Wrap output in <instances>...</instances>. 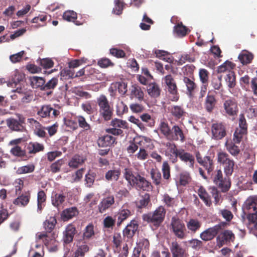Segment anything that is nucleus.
<instances>
[{"label": "nucleus", "mask_w": 257, "mask_h": 257, "mask_svg": "<svg viewBox=\"0 0 257 257\" xmlns=\"http://www.w3.org/2000/svg\"><path fill=\"white\" fill-rule=\"evenodd\" d=\"M25 90L22 88L17 87L15 90V92L19 94H24V95L22 98V101L23 103H29L33 99V95L31 92H25Z\"/></svg>", "instance_id": "obj_45"}, {"label": "nucleus", "mask_w": 257, "mask_h": 257, "mask_svg": "<svg viewBox=\"0 0 257 257\" xmlns=\"http://www.w3.org/2000/svg\"><path fill=\"white\" fill-rule=\"evenodd\" d=\"M230 177H223V174L221 170H217L214 172L213 176L214 183L223 192L228 191L230 187L231 182Z\"/></svg>", "instance_id": "obj_5"}, {"label": "nucleus", "mask_w": 257, "mask_h": 257, "mask_svg": "<svg viewBox=\"0 0 257 257\" xmlns=\"http://www.w3.org/2000/svg\"><path fill=\"white\" fill-rule=\"evenodd\" d=\"M116 139L114 137L107 135L99 138L98 140V145L100 147H106L110 146L115 142Z\"/></svg>", "instance_id": "obj_31"}, {"label": "nucleus", "mask_w": 257, "mask_h": 257, "mask_svg": "<svg viewBox=\"0 0 257 257\" xmlns=\"http://www.w3.org/2000/svg\"><path fill=\"white\" fill-rule=\"evenodd\" d=\"M253 57L254 56L251 52L243 50L239 54L238 59L242 65H246L252 62Z\"/></svg>", "instance_id": "obj_28"}, {"label": "nucleus", "mask_w": 257, "mask_h": 257, "mask_svg": "<svg viewBox=\"0 0 257 257\" xmlns=\"http://www.w3.org/2000/svg\"><path fill=\"white\" fill-rule=\"evenodd\" d=\"M46 194L44 191L41 190L37 194V207L38 211L41 212L46 200Z\"/></svg>", "instance_id": "obj_47"}, {"label": "nucleus", "mask_w": 257, "mask_h": 257, "mask_svg": "<svg viewBox=\"0 0 257 257\" xmlns=\"http://www.w3.org/2000/svg\"><path fill=\"white\" fill-rule=\"evenodd\" d=\"M131 215L132 213L131 211L125 208L124 205H123L122 207L119 209L117 214V226H119L123 221H124Z\"/></svg>", "instance_id": "obj_29"}, {"label": "nucleus", "mask_w": 257, "mask_h": 257, "mask_svg": "<svg viewBox=\"0 0 257 257\" xmlns=\"http://www.w3.org/2000/svg\"><path fill=\"white\" fill-rule=\"evenodd\" d=\"M163 178L166 182H170L171 179V168L167 161H164L162 167Z\"/></svg>", "instance_id": "obj_43"}, {"label": "nucleus", "mask_w": 257, "mask_h": 257, "mask_svg": "<svg viewBox=\"0 0 257 257\" xmlns=\"http://www.w3.org/2000/svg\"><path fill=\"white\" fill-rule=\"evenodd\" d=\"M28 122L34 128V133L39 137L44 138L46 136V133L45 131V127L42 124L33 118H29Z\"/></svg>", "instance_id": "obj_18"}, {"label": "nucleus", "mask_w": 257, "mask_h": 257, "mask_svg": "<svg viewBox=\"0 0 257 257\" xmlns=\"http://www.w3.org/2000/svg\"><path fill=\"white\" fill-rule=\"evenodd\" d=\"M150 175L153 182L156 186L161 184L162 178L161 172L157 169H152L150 171Z\"/></svg>", "instance_id": "obj_42"}, {"label": "nucleus", "mask_w": 257, "mask_h": 257, "mask_svg": "<svg viewBox=\"0 0 257 257\" xmlns=\"http://www.w3.org/2000/svg\"><path fill=\"white\" fill-rule=\"evenodd\" d=\"M63 18L64 20L69 22H73L78 26L81 25L83 24V22H80L76 20L77 18V14L73 11L68 10L65 11L63 13Z\"/></svg>", "instance_id": "obj_30"}, {"label": "nucleus", "mask_w": 257, "mask_h": 257, "mask_svg": "<svg viewBox=\"0 0 257 257\" xmlns=\"http://www.w3.org/2000/svg\"><path fill=\"white\" fill-rule=\"evenodd\" d=\"M140 174L134 172L132 168H125L123 172V177L132 186H134Z\"/></svg>", "instance_id": "obj_19"}, {"label": "nucleus", "mask_w": 257, "mask_h": 257, "mask_svg": "<svg viewBox=\"0 0 257 257\" xmlns=\"http://www.w3.org/2000/svg\"><path fill=\"white\" fill-rule=\"evenodd\" d=\"M202 226V222L197 218H191L186 222V226L189 231L195 233Z\"/></svg>", "instance_id": "obj_27"}, {"label": "nucleus", "mask_w": 257, "mask_h": 257, "mask_svg": "<svg viewBox=\"0 0 257 257\" xmlns=\"http://www.w3.org/2000/svg\"><path fill=\"white\" fill-rule=\"evenodd\" d=\"M97 103L99 106L100 116L105 121L111 120L113 114V108L110 106L107 97L104 95H101L97 98Z\"/></svg>", "instance_id": "obj_3"}, {"label": "nucleus", "mask_w": 257, "mask_h": 257, "mask_svg": "<svg viewBox=\"0 0 257 257\" xmlns=\"http://www.w3.org/2000/svg\"><path fill=\"white\" fill-rule=\"evenodd\" d=\"M159 127L161 133L169 140L171 133V128L168 123L165 121H161Z\"/></svg>", "instance_id": "obj_51"}, {"label": "nucleus", "mask_w": 257, "mask_h": 257, "mask_svg": "<svg viewBox=\"0 0 257 257\" xmlns=\"http://www.w3.org/2000/svg\"><path fill=\"white\" fill-rule=\"evenodd\" d=\"M96 176V173L92 171H89L88 173L85 175V184L87 187L91 188L93 186Z\"/></svg>", "instance_id": "obj_59"}, {"label": "nucleus", "mask_w": 257, "mask_h": 257, "mask_svg": "<svg viewBox=\"0 0 257 257\" xmlns=\"http://www.w3.org/2000/svg\"><path fill=\"white\" fill-rule=\"evenodd\" d=\"M130 97L131 98L135 97L139 101H142L144 99V92L140 87L134 85L131 89Z\"/></svg>", "instance_id": "obj_40"}, {"label": "nucleus", "mask_w": 257, "mask_h": 257, "mask_svg": "<svg viewBox=\"0 0 257 257\" xmlns=\"http://www.w3.org/2000/svg\"><path fill=\"white\" fill-rule=\"evenodd\" d=\"M150 202L151 200L150 194L148 193H145L144 195H142L141 197L139 200L136 202V204L138 208L142 209L147 207L149 204L151 205Z\"/></svg>", "instance_id": "obj_39"}, {"label": "nucleus", "mask_w": 257, "mask_h": 257, "mask_svg": "<svg viewBox=\"0 0 257 257\" xmlns=\"http://www.w3.org/2000/svg\"><path fill=\"white\" fill-rule=\"evenodd\" d=\"M57 223V220L55 217L51 216L47 219L43 223L44 228L46 232H38L36 234L38 239H42L43 242L50 251H56L58 249V242L55 238L49 239L47 233L51 232Z\"/></svg>", "instance_id": "obj_1"}, {"label": "nucleus", "mask_w": 257, "mask_h": 257, "mask_svg": "<svg viewBox=\"0 0 257 257\" xmlns=\"http://www.w3.org/2000/svg\"><path fill=\"white\" fill-rule=\"evenodd\" d=\"M217 162L221 166H223L224 164L232 160L227 153L222 151L217 153Z\"/></svg>", "instance_id": "obj_58"}, {"label": "nucleus", "mask_w": 257, "mask_h": 257, "mask_svg": "<svg viewBox=\"0 0 257 257\" xmlns=\"http://www.w3.org/2000/svg\"><path fill=\"white\" fill-rule=\"evenodd\" d=\"M94 235V226L92 223H90L86 226L84 230L82 240L86 241V240L90 239Z\"/></svg>", "instance_id": "obj_50"}, {"label": "nucleus", "mask_w": 257, "mask_h": 257, "mask_svg": "<svg viewBox=\"0 0 257 257\" xmlns=\"http://www.w3.org/2000/svg\"><path fill=\"white\" fill-rule=\"evenodd\" d=\"M217 100L215 96L208 93L204 102V107L206 111L208 113H211L216 107Z\"/></svg>", "instance_id": "obj_21"}, {"label": "nucleus", "mask_w": 257, "mask_h": 257, "mask_svg": "<svg viewBox=\"0 0 257 257\" xmlns=\"http://www.w3.org/2000/svg\"><path fill=\"white\" fill-rule=\"evenodd\" d=\"M29 154H35L44 150L43 145L38 143L30 142L27 147Z\"/></svg>", "instance_id": "obj_35"}, {"label": "nucleus", "mask_w": 257, "mask_h": 257, "mask_svg": "<svg viewBox=\"0 0 257 257\" xmlns=\"http://www.w3.org/2000/svg\"><path fill=\"white\" fill-rule=\"evenodd\" d=\"M31 84L33 88L39 89L43 91L45 80L44 78L38 76L30 77Z\"/></svg>", "instance_id": "obj_33"}, {"label": "nucleus", "mask_w": 257, "mask_h": 257, "mask_svg": "<svg viewBox=\"0 0 257 257\" xmlns=\"http://www.w3.org/2000/svg\"><path fill=\"white\" fill-rule=\"evenodd\" d=\"M183 81L187 88V94L190 96H193L197 88V85L195 82L194 79L184 76L183 77Z\"/></svg>", "instance_id": "obj_23"}, {"label": "nucleus", "mask_w": 257, "mask_h": 257, "mask_svg": "<svg viewBox=\"0 0 257 257\" xmlns=\"http://www.w3.org/2000/svg\"><path fill=\"white\" fill-rule=\"evenodd\" d=\"M170 112L172 115L176 119H179L185 116L186 112L184 108L179 105L171 106Z\"/></svg>", "instance_id": "obj_34"}, {"label": "nucleus", "mask_w": 257, "mask_h": 257, "mask_svg": "<svg viewBox=\"0 0 257 257\" xmlns=\"http://www.w3.org/2000/svg\"><path fill=\"white\" fill-rule=\"evenodd\" d=\"M235 238V235L231 230H224L216 237L217 245L220 248L224 244L233 242Z\"/></svg>", "instance_id": "obj_10"}, {"label": "nucleus", "mask_w": 257, "mask_h": 257, "mask_svg": "<svg viewBox=\"0 0 257 257\" xmlns=\"http://www.w3.org/2000/svg\"><path fill=\"white\" fill-rule=\"evenodd\" d=\"M147 92L151 97L157 98L160 95L161 89L158 84L152 83L148 86Z\"/></svg>", "instance_id": "obj_36"}, {"label": "nucleus", "mask_w": 257, "mask_h": 257, "mask_svg": "<svg viewBox=\"0 0 257 257\" xmlns=\"http://www.w3.org/2000/svg\"><path fill=\"white\" fill-rule=\"evenodd\" d=\"M18 119L9 118L6 120V123L10 129L13 131L23 132L26 131L24 124L25 118L20 114H17Z\"/></svg>", "instance_id": "obj_6"}, {"label": "nucleus", "mask_w": 257, "mask_h": 257, "mask_svg": "<svg viewBox=\"0 0 257 257\" xmlns=\"http://www.w3.org/2000/svg\"><path fill=\"white\" fill-rule=\"evenodd\" d=\"M166 211L163 206H159L153 212H150L143 215L144 221L158 227L164 220Z\"/></svg>", "instance_id": "obj_2"}, {"label": "nucleus", "mask_w": 257, "mask_h": 257, "mask_svg": "<svg viewBox=\"0 0 257 257\" xmlns=\"http://www.w3.org/2000/svg\"><path fill=\"white\" fill-rule=\"evenodd\" d=\"M234 166L235 162L232 159L222 166L226 177H230L232 175L233 172Z\"/></svg>", "instance_id": "obj_48"}, {"label": "nucleus", "mask_w": 257, "mask_h": 257, "mask_svg": "<svg viewBox=\"0 0 257 257\" xmlns=\"http://www.w3.org/2000/svg\"><path fill=\"white\" fill-rule=\"evenodd\" d=\"M75 71L69 67L63 69L60 72L61 78L68 80L74 78Z\"/></svg>", "instance_id": "obj_53"}, {"label": "nucleus", "mask_w": 257, "mask_h": 257, "mask_svg": "<svg viewBox=\"0 0 257 257\" xmlns=\"http://www.w3.org/2000/svg\"><path fill=\"white\" fill-rule=\"evenodd\" d=\"M76 119L79 126L85 131L91 130V125L86 121L85 117L82 115L76 116Z\"/></svg>", "instance_id": "obj_57"}, {"label": "nucleus", "mask_w": 257, "mask_h": 257, "mask_svg": "<svg viewBox=\"0 0 257 257\" xmlns=\"http://www.w3.org/2000/svg\"><path fill=\"white\" fill-rule=\"evenodd\" d=\"M110 125L113 127L117 128L127 129L128 128V123L125 120L114 118L110 122Z\"/></svg>", "instance_id": "obj_56"}, {"label": "nucleus", "mask_w": 257, "mask_h": 257, "mask_svg": "<svg viewBox=\"0 0 257 257\" xmlns=\"http://www.w3.org/2000/svg\"><path fill=\"white\" fill-rule=\"evenodd\" d=\"M128 111V107L123 101H121L117 103L116 113L118 116L121 117L124 113H126Z\"/></svg>", "instance_id": "obj_52"}, {"label": "nucleus", "mask_w": 257, "mask_h": 257, "mask_svg": "<svg viewBox=\"0 0 257 257\" xmlns=\"http://www.w3.org/2000/svg\"><path fill=\"white\" fill-rule=\"evenodd\" d=\"M35 169V166L33 164H29L18 168L16 173L18 175L33 173Z\"/></svg>", "instance_id": "obj_46"}, {"label": "nucleus", "mask_w": 257, "mask_h": 257, "mask_svg": "<svg viewBox=\"0 0 257 257\" xmlns=\"http://www.w3.org/2000/svg\"><path fill=\"white\" fill-rule=\"evenodd\" d=\"M140 174L134 172L132 168H125L123 172V177L132 186H134Z\"/></svg>", "instance_id": "obj_20"}, {"label": "nucleus", "mask_w": 257, "mask_h": 257, "mask_svg": "<svg viewBox=\"0 0 257 257\" xmlns=\"http://www.w3.org/2000/svg\"><path fill=\"white\" fill-rule=\"evenodd\" d=\"M76 230L75 226L72 224L67 226L64 232L63 240L65 243H69L73 241L74 235Z\"/></svg>", "instance_id": "obj_25"}, {"label": "nucleus", "mask_w": 257, "mask_h": 257, "mask_svg": "<svg viewBox=\"0 0 257 257\" xmlns=\"http://www.w3.org/2000/svg\"><path fill=\"white\" fill-rule=\"evenodd\" d=\"M223 107L226 114L232 119L237 115L239 111L238 103L234 98H229L223 101Z\"/></svg>", "instance_id": "obj_7"}, {"label": "nucleus", "mask_w": 257, "mask_h": 257, "mask_svg": "<svg viewBox=\"0 0 257 257\" xmlns=\"http://www.w3.org/2000/svg\"><path fill=\"white\" fill-rule=\"evenodd\" d=\"M225 146L228 152L232 156H237L240 153V150L238 146L232 142L225 143Z\"/></svg>", "instance_id": "obj_55"}, {"label": "nucleus", "mask_w": 257, "mask_h": 257, "mask_svg": "<svg viewBox=\"0 0 257 257\" xmlns=\"http://www.w3.org/2000/svg\"><path fill=\"white\" fill-rule=\"evenodd\" d=\"M188 31L189 29L184 26L182 22L178 23L174 27V32L179 37L185 36L188 33Z\"/></svg>", "instance_id": "obj_41"}, {"label": "nucleus", "mask_w": 257, "mask_h": 257, "mask_svg": "<svg viewBox=\"0 0 257 257\" xmlns=\"http://www.w3.org/2000/svg\"><path fill=\"white\" fill-rule=\"evenodd\" d=\"M78 214L76 207H72L64 209L61 214V217L64 221H67L76 216Z\"/></svg>", "instance_id": "obj_32"}, {"label": "nucleus", "mask_w": 257, "mask_h": 257, "mask_svg": "<svg viewBox=\"0 0 257 257\" xmlns=\"http://www.w3.org/2000/svg\"><path fill=\"white\" fill-rule=\"evenodd\" d=\"M179 158L181 161L187 165L190 168L193 169L195 164L194 156L183 149H181V153L179 154Z\"/></svg>", "instance_id": "obj_17"}, {"label": "nucleus", "mask_w": 257, "mask_h": 257, "mask_svg": "<svg viewBox=\"0 0 257 257\" xmlns=\"http://www.w3.org/2000/svg\"><path fill=\"white\" fill-rule=\"evenodd\" d=\"M170 230L178 239H185L188 234L186 226L183 221L178 218L173 217L170 224Z\"/></svg>", "instance_id": "obj_4"}, {"label": "nucleus", "mask_w": 257, "mask_h": 257, "mask_svg": "<svg viewBox=\"0 0 257 257\" xmlns=\"http://www.w3.org/2000/svg\"><path fill=\"white\" fill-rule=\"evenodd\" d=\"M164 80L167 86L168 92L172 95L170 96V100L173 101H177L179 98V95L174 79L171 74H168L164 78Z\"/></svg>", "instance_id": "obj_8"}, {"label": "nucleus", "mask_w": 257, "mask_h": 257, "mask_svg": "<svg viewBox=\"0 0 257 257\" xmlns=\"http://www.w3.org/2000/svg\"><path fill=\"white\" fill-rule=\"evenodd\" d=\"M212 138L216 140H220L226 136V125L223 122H215L211 125Z\"/></svg>", "instance_id": "obj_9"}, {"label": "nucleus", "mask_w": 257, "mask_h": 257, "mask_svg": "<svg viewBox=\"0 0 257 257\" xmlns=\"http://www.w3.org/2000/svg\"><path fill=\"white\" fill-rule=\"evenodd\" d=\"M115 89H118V92L122 95L126 94L127 91V84L123 81L116 82L114 83Z\"/></svg>", "instance_id": "obj_62"}, {"label": "nucleus", "mask_w": 257, "mask_h": 257, "mask_svg": "<svg viewBox=\"0 0 257 257\" xmlns=\"http://www.w3.org/2000/svg\"><path fill=\"white\" fill-rule=\"evenodd\" d=\"M169 140L184 142L185 141V137L182 127L177 124L173 125Z\"/></svg>", "instance_id": "obj_13"}, {"label": "nucleus", "mask_w": 257, "mask_h": 257, "mask_svg": "<svg viewBox=\"0 0 257 257\" xmlns=\"http://www.w3.org/2000/svg\"><path fill=\"white\" fill-rule=\"evenodd\" d=\"M209 72L205 69H200L199 71V77L201 82L203 84H208Z\"/></svg>", "instance_id": "obj_60"}, {"label": "nucleus", "mask_w": 257, "mask_h": 257, "mask_svg": "<svg viewBox=\"0 0 257 257\" xmlns=\"http://www.w3.org/2000/svg\"><path fill=\"white\" fill-rule=\"evenodd\" d=\"M90 247L86 241L80 239L77 243V249L73 257H84L85 253L89 250Z\"/></svg>", "instance_id": "obj_15"}, {"label": "nucleus", "mask_w": 257, "mask_h": 257, "mask_svg": "<svg viewBox=\"0 0 257 257\" xmlns=\"http://www.w3.org/2000/svg\"><path fill=\"white\" fill-rule=\"evenodd\" d=\"M139 224L137 221L132 220L123 230V235L128 238H132L138 230Z\"/></svg>", "instance_id": "obj_16"}, {"label": "nucleus", "mask_w": 257, "mask_h": 257, "mask_svg": "<svg viewBox=\"0 0 257 257\" xmlns=\"http://www.w3.org/2000/svg\"><path fill=\"white\" fill-rule=\"evenodd\" d=\"M170 250L173 257H184L185 256V250L177 241L172 242Z\"/></svg>", "instance_id": "obj_26"}, {"label": "nucleus", "mask_w": 257, "mask_h": 257, "mask_svg": "<svg viewBox=\"0 0 257 257\" xmlns=\"http://www.w3.org/2000/svg\"><path fill=\"white\" fill-rule=\"evenodd\" d=\"M235 67V64L230 61H226L222 65L218 66L217 68V72L224 73L228 70L229 71L230 70L233 69Z\"/></svg>", "instance_id": "obj_54"}, {"label": "nucleus", "mask_w": 257, "mask_h": 257, "mask_svg": "<svg viewBox=\"0 0 257 257\" xmlns=\"http://www.w3.org/2000/svg\"><path fill=\"white\" fill-rule=\"evenodd\" d=\"M198 194L201 199L203 200L205 205L210 207L212 204L211 198L205 188L201 186L198 190Z\"/></svg>", "instance_id": "obj_38"}, {"label": "nucleus", "mask_w": 257, "mask_h": 257, "mask_svg": "<svg viewBox=\"0 0 257 257\" xmlns=\"http://www.w3.org/2000/svg\"><path fill=\"white\" fill-rule=\"evenodd\" d=\"M217 228L213 226L208 228L200 234V237L204 241H207L213 239L218 234Z\"/></svg>", "instance_id": "obj_24"}, {"label": "nucleus", "mask_w": 257, "mask_h": 257, "mask_svg": "<svg viewBox=\"0 0 257 257\" xmlns=\"http://www.w3.org/2000/svg\"><path fill=\"white\" fill-rule=\"evenodd\" d=\"M65 195L62 193H56L52 197V202L53 205L57 207H59L65 201Z\"/></svg>", "instance_id": "obj_49"}, {"label": "nucleus", "mask_w": 257, "mask_h": 257, "mask_svg": "<svg viewBox=\"0 0 257 257\" xmlns=\"http://www.w3.org/2000/svg\"><path fill=\"white\" fill-rule=\"evenodd\" d=\"M196 158L197 162L205 168L208 174L213 171L214 165L213 159L211 157L206 156L202 157L200 153L198 152L196 153Z\"/></svg>", "instance_id": "obj_11"}, {"label": "nucleus", "mask_w": 257, "mask_h": 257, "mask_svg": "<svg viewBox=\"0 0 257 257\" xmlns=\"http://www.w3.org/2000/svg\"><path fill=\"white\" fill-rule=\"evenodd\" d=\"M121 175L120 169L108 170L105 175V179L108 181H115L118 180Z\"/></svg>", "instance_id": "obj_37"}, {"label": "nucleus", "mask_w": 257, "mask_h": 257, "mask_svg": "<svg viewBox=\"0 0 257 257\" xmlns=\"http://www.w3.org/2000/svg\"><path fill=\"white\" fill-rule=\"evenodd\" d=\"M141 120L146 123V125L149 127H153L155 123V119L148 113H143L140 116Z\"/></svg>", "instance_id": "obj_64"}, {"label": "nucleus", "mask_w": 257, "mask_h": 257, "mask_svg": "<svg viewBox=\"0 0 257 257\" xmlns=\"http://www.w3.org/2000/svg\"><path fill=\"white\" fill-rule=\"evenodd\" d=\"M84 162L83 157L79 155H74L70 160L68 165L70 168H77Z\"/></svg>", "instance_id": "obj_44"}, {"label": "nucleus", "mask_w": 257, "mask_h": 257, "mask_svg": "<svg viewBox=\"0 0 257 257\" xmlns=\"http://www.w3.org/2000/svg\"><path fill=\"white\" fill-rule=\"evenodd\" d=\"M115 203L114 196L113 194H105L101 202L98 205V210L101 213H104L110 208Z\"/></svg>", "instance_id": "obj_12"}, {"label": "nucleus", "mask_w": 257, "mask_h": 257, "mask_svg": "<svg viewBox=\"0 0 257 257\" xmlns=\"http://www.w3.org/2000/svg\"><path fill=\"white\" fill-rule=\"evenodd\" d=\"M133 187L138 190L148 191L151 189L152 185L151 182L140 175Z\"/></svg>", "instance_id": "obj_22"}, {"label": "nucleus", "mask_w": 257, "mask_h": 257, "mask_svg": "<svg viewBox=\"0 0 257 257\" xmlns=\"http://www.w3.org/2000/svg\"><path fill=\"white\" fill-rule=\"evenodd\" d=\"M65 163V161L63 159H59L50 166V170L53 173H56L61 170V166Z\"/></svg>", "instance_id": "obj_63"}, {"label": "nucleus", "mask_w": 257, "mask_h": 257, "mask_svg": "<svg viewBox=\"0 0 257 257\" xmlns=\"http://www.w3.org/2000/svg\"><path fill=\"white\" fill-rule=\"evenodd\" d=\"M31 198V192L28 191L19 195L13 201L15 205L19 207H25L29 203Z\"/></svg>", "instance_id": "obj_14"}, {"label": "nucleus", "mask_w": 257, "mask_h": 257, "mask_svg": "<svg viewBox=\"0 0 257 257\" xmlns=\"http://www.w3.org/2000/svg\"><path fill=\"white\" fill-rule=\"evenodd\" d=\"M225 79L228 87L230 88H233L235 86V76L234 72L229 71Z\"/></svg>", "instance_id": "obj_61"}]
</instances>
